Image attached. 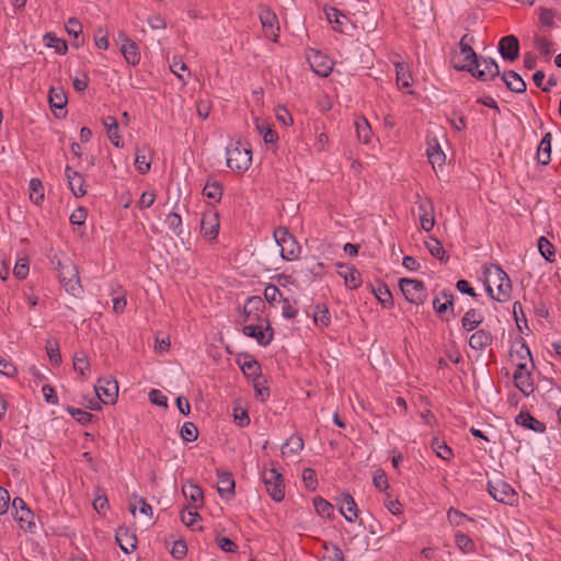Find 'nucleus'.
<instances>
[{"label": "nucleus", "instance_id": "obj_19", "mask_svg": "<svg viewBox=\"0 0 561 561\" xmlns=\"http://www.w3.org/2000/svg\"><path fill=\"white\" fill-rule=\"evenodd\" d=\"M426 154L433 169L442 168L445 164L446 156L436 139L427 141Z\"/></svg>", "mask_w": 561, "mask_h": 561}, {"label": "nucleus", "instance_id": "obj_11", "mask_svg": "<svg viewBox=\"0 0 561 561\" xmlns=\"http://www.w3.org/2000/svg\"><path fill=\"white\" fill-rule=\"evenodd\" d=\"M220 227L219 214L213 209L206 210L201 220V232L208 240L216 239Z\"/></svg>", "mask_w": 561, "mask_h": 561}, {"label": "nucleus", "instance_id": "obj_53", "mask_svg": "<svg viewBox=\"0 0 561 561\" xmlns=\"http://www.w3.org/2000/svg\"><path fill=\"white\" fill-rule=\"evenodd\" d=\"M165 224L175 234H181L182 232V218L176 213H170L167 216Z\"/></svg>", "mask_w": 561, "mask_h": 561}, {"label": "nucleus", "instance_id": "obj_1", "mask_svg": "<svg viewBox=\"0 0 561 561\" xmlns=\"http://www.w3.org/2000/svg\"><path fill=\"white\" fill-rule=\"evenodd\" d=\"M483 275L488 294L496 301L510 299L512 284L507 274L499 265L484 266Z\"/></svg>", "mask_w": 561, "mask_h": 561}, {"label": "nucleus", "instance_id": "obj_21", "mask_svg": "<svg viewBox=\"0 0 561 561\" xmlns=\"http://www.w3.org/2000/svg\"><path fill=\"white\" fill-rule=\"evenodd\" d=\"M339 275L344 279L345 285L351 289H355L362 284L360 274L353 266L340 265Z\"/></svg>", "mask_w": 561, "mask_h": 561}, {"label": "nucleus", "instance_id": "obj_33", "mask_svg": "<svg viewBox=\"0 0 561 561\" xmlns=\"http://www.w3.org/2000/svg\"><path fill=\"white\" fill-rule=\"evenodd\" d=\"M150 149L147 146L137 148L135 165L139 173L146 174L150 170V159H149Z\"/></svg>", "mask_w": 561, "mask_h": 561}, {"label": "nucleus", "instance_id": "obj_8", "mask_svg": "<svg viewBox=\"0 0 561 561\" xmlns=\"http://www.w3.org/2000/svg\"><path fill=\"white\" fill-rule=\"evenodd\" d=\"M490 495L497 502L512 505L516 501L514 489L505 481L497 479L488 482Z\"/></svg>", "mask_w": 561, "mask_h": 561}, {"label": "nucleus", "instance_id": "obj_44", "mask_svg": "<svg viewBox=\"0 0 561 561\" xmlns=\"http://www.w3.org/2000/svg\"><path fill=\"white\" fill-rule=\"evenodd\" d=\"M313 506L318 515L325 518H331L334 513V507L331 503L322 497H316L313 500Z\"/></svg>", "mask_w": 561, "mask_h": 561}, {"label": "nucleus", "instance_id": "obj_12", "mask_svg": "<svg viewBox=\"0 0 561 561\" xmlns=\"http://www.w3.org/2000/svg\"><path fill=\"white\" fill-rule=\"evenodd\" d=\"M325 15L328 21L332 24L333 30L336 32L347 34L354 28V25L352 24L348 16L335 8L327 9Z\"/></svg>", "mask_w": 561, "mask_h": 561}, {"label": "nucleus", "instance_id": "obj_58", "mask_svg": "<svg viewBox=\"0 0 561 561\" xmlns=\"http://www.w3.org/2000/svg\"><path fill=\"white\" fill-rule=\"evenodd\" d=\"M241 370L243 371L244 375L254 377V376L259 375L260 365L257 364V362H255L253 359L244 360L241 364Z\"/></svg>", "mask_w": 561, "mask_h": 561}, {"label": "nucleus", "instance_id": "obj_50", "mask_svg": "<svg viewBox=\"0 0 561 561\" xmlns=\"http://www.w3.org/2000/svg\"><path fill=\"white\" fill-rule=\"evenodd\" d=\"M180 434L184 440L194 442L198 437V430L192 422H186L181 427Z\"/></svg>", "mask_w": 561, "mask_h": 561}, {"label": "nucleus", "instance_id": "obj_37", "mask_svg": "<svg viewBox=\"0 0 561 561\" xmlns=\"http://www.w3.org/2000/svg\"><path fill=\"white\" fill-rule=\"evenodd\" d=\"M397 83L400 89H405L412 85V76L409 67L403 62L396 64Z\"/></svg>", "mask_w": 561, "mask_h": 561}, {"label": "nucleus", "instance_id": "obj_47", "mask_svg": "<svg viewBox=\"0 0 561 561\" xmlns=\"http://www.w3.org/2000/svg\"><path fill=\"white\" fill-rule=\"evenodd\" d=\"M538 249L540 254L549 262L553 261L554 257V248L549 242V240L545 237H540L538 239Z\"/></svg>", "mask_w": 561, "mask_h": 561}, {"label": "nucleus", "instance_id": "obj_62", "mask_svg": "<svg viewBox=\"0 0 561 561\" xmlns=\"http://www.w3.org/2000/svg\"><path fill=\"white\" fill-rule=\"evenodd\" d=\"M233 417H234V421L238 423V425L241 427H244V426L249 425V423H250V417H249L247 411L241 408H234Z\"/></svg>", "mask_w": 561, "mask_h": 561}, {"label": "nucleus", "instance_id": "obj_30", "mask_svg": "<svg viewBox=\"0 0 561 561\" xmlns=\"http://www.w3.org/2000/svg\"><path fill=\"white\" fill-rule=\"evenodd\" d=\"M254 126L259 134L263 137L265 144H275L278 139V136L275 130H273L270 124L261 118L254 119Z\"/></svg>", "mask_w": 561, "mask_h": 561}, {"label": "nucleus", "instance_id": "obj_2", "mask_svg": "<svg viewBox=\"0 0 561 561\" xmlns=\"http://www.w3.org/2000/svg\"><path fill=\"white\" fill-rule=\"evenodd\" d=\"M511 356L513 359L515 356L520 359L519 363H516V369L513 375L514 385L524 396L528 397L535 390L530 368L526 360L528 359L531 363L530 351L525 344H522L515 353L511 354Z\"/></svg>", "mask_w": 561, "mask_h": 561}, {"label": "nucleus", "instance_id": "obj_3", "mask_svg": "<svg viewBox=\"0 0 561 561\" xmlns=\"http://www.w3.org/2000/svg\"><path fill=\"white\" fill-rule=\"evenodd\" d=\"M227 165L236 172H245L252 163V150L249 146L238 140L228 145Z\"/></svg>", "mask_w": 561, "mask_h": 561}, {"label": "nucleus", "instance_id": "obj_63", "mask_svg": "<svg viewBox=\"0 0 561 561\" xmlns=\"http://www.w3.org/2000/svg\"><path fill=\"white\" fill-rule=\"evenodd\" d=\"M72 84L76 91L82 92L88 88L89 77L85 72H82L80 76H77L72 80Z\"/></svg>", "mask_w": 561, "mask_h": 561}, {"label": "nucleus", "instance_id": "obj_14", "mask_svg": "<svg viewBox=\"0 0 561 561\" xmlns=\"http://www.w3.org/2000/svg\"><path fill=\"white\" fill-rule=\"evenodd\" d=\"M260 21L265 31L266 37L276 42L277 37H278V32H279V26H278L276 14L268 9H264L260 13Z\"/></svg>", "mask_w": 561, "mask_h": 561}, {"label": "nucleus", "instance_id": "obj_48", "mask_svg": "<svg viewBox=\"0 0 561 561\" xmlns=\"http://www.w3.org/2000/svg\"><path fill=\"white\" fill-rule=\"evenodd\" d=\"M425 245L427 248V250L430 251V253L439 259V260H444L445 259V250L442 245V243L435 239V238H430L426 242H425Z\"/></svg>", "mask_w": 561, "mask_h": 561}, {"label": "nucleus", "instance_id": "obj_18", "mask_svg": "<svg viewBox=\"0 0 561 561\" xmlns=\"http://www.w3.org/2000/svg\"><path fill=\"white\" fill-rule=\"evenodd\" d=\"M115 539L125 553H130L136 549L137 538L127 527H119Z\"/></svg>", "mask_w": 561, "mask_h": 561}, {"label": "nucleus", "instance_id": "obj_40", "mask_svg": "<svg viewBox=\"0 0 561 561\" xmlns=\"http://www.w3.org/2000/svg\"><path fill=\"white\" fill-rule=\"evenodd\" d=\"M182 492L196 506L203 502V491L199 486L193 483L184 484Z\"/></svg>", "mask_w": 561, "mask_h": 561}, {"label": "nucleus", "instance_id": "obj_6", "mask_svg": "<svg viewBox=\"0 0 561 561\" xmlns=\"http://www.w3.org/2000/svg\"><path fill=\"white\" fill-rule=\"evenodd\" d=\"M262 479L270 496L280 502L285 496V485L282 473L275 468H265L262 471Z\"/></svg>", "mask_w": 561, "mask_h": 561}, {"label": "nucleus", "instance_id": "obj_64", "mask_svg": "<svg viewBox=\"0 0 561 561\" xmlns=\"http://www.w3.org/2000/svg\"><path fill=\"white\" fill-rule=\"evenodd\" d=\"M156 201V194L151 191L144 192L138 202V206L141 209L149 208Z\"/></svg>", "mask_w": 561, "mask_h": 561}, {"label": "nucleus", "instance_id": "obj_23", "mask_svg": "<svg viewBox=\"0 0 561 561\" xmlns=\"http://www.w3.org/2000/svg\"><path fill=\"white\" fill-rule=\"evenodd\" d=\"M122 54L127 64L136 66L140 61V53L137 44L131 39H125L121 47Z\"/></svg>", "mask_w": 561, "mask_h": 561}, {"label": "nucleus", "instance_id": "obj_46", "mask_svg": "<svg viewBox=\"0 0 561 561\" xmlns=\"http://www.w3.org/2000/svg\"><path fill=\"white\" fill-rule=\"evenodd\" d=\"M455 543L460 551L463 553H470L474 551V543L471 538L463 534L455 535Z\"/></svg>", "mask_w": 561, "mask_h": 561}, {"label": "nucleus", "instance_id": "obj_56", "mask_svg": "<svg viewBox=\"0 0 561 561\" xmlns=\"http://www.w3.org/2000/svg\"><path fill=\"white\" fill-rule=\"evenodd\" d=\"M244 306L248 308V311L259 317V312L264 308V301L259 296H252L247 299Z\"/></svg>", "mask_w": 561, "mask_h": 561}, {"label": "nucleus", "instance_id": "obj_49", "mask_svg": "<svg viewBox=\"0 0 561 561\" xmlns=\"http://www.w3.org/2000/svg\"><path fill=\"white\" fill-rule=\"evenodd\" d=\"M420 211H422L420 216L421 227L425 231H430L433 229L435 225L434 217L427 211V208L424 204L419 205Z\"/></svg>", "mask_w": 561, "mask_h": 561}, {"label": "nucleus", "instance_id": "obj_27", "mask_svg": "<svg viewBox=\"0 0 561 561\" xmlns=\"http://www.w3.org/2000/svg\"><path fill=\"white\" fill-rule=\"evenodd\" d=\"M243 333L247 336L254 337L261 345H267L272 341V333L264 331L260 325H245L243 328Z\"/></svg>", "mask_w": 561, "mask_h": 561}, {"label": "nucleus", "instance_id": "obj_24", "mask_svg": "<svg viewBox=\"0 0 561 561\" xmlns=\"http://www.w3.org/2000/svg\"><path fill=\"white\" fill-rule=\"evenodd\" d=\"M502 80L505 82L506 87L515 93H523L526 91L525 81L518 73L514 71L504 72Z\"/></svg>", "mask_w": 561, "mask_h": 561}, {"label": "nucleus", "instance_id": "obj_13", "mask_svg": "<svg viewBox=\"0 0 561 561\" xmlns=\"http://www.w3.org/2000/svg\"><path fill=\"white\" fill-rule=\"evenodd\" d=\"M467 53L465 47H459V53L453 57V64L457 70L472 71V67L478 62V56L472 47H469Z\"/></svg>", "mask_w": 561, "mask_h": 561}, {"label": "nucleus", "instance_id": "obj_34", "mask_svg": "<svg viewBox=\"0 0 561 561\" xmlns=\"http://www.w3.org/2000/svg\"><path fill=\"white\" fill-rule=\"evenodd\" d=\"M551 138H552L551 134L547 133L542 137V139L538 146L537 158H538V161L543 165H547L551 159Z\"/></svg>", "mask_w": 561, "mask_h": 561}, {"label": "nucleus", "instance_id": "obj_4", "mask_svg": "<svg viewBox=\"0 0 561 561\" xmlns=\"http://www.w3.org/2000/svg\"><path fill=\"white\" fill-rule=\"evenodd\" d=\"M274 238L280 248V255L284 260L293 261L300 254V245L286 228L279 227L274 231Z\"/></svg>", "mask_w": 561, "mask_h": 561}, {"label": "nucleus", "instance_id": "obj_17", "mask_svg": "<svg viewBox=\"0 0 561 561\" xmlns=\"http://www.w3.org/2000/svg\"><path fill=\"white\" fill-rule=\"evenodd\" d=\"M66 176L68 180L69 188L76 197H81L85 195L87 191L84 185V179L79 172L72 170L71 167L67 165Z\"/></svg>", "mask_w": 561, "mask_h": 561}, {"label": "nucleus", "instance_id": "obj_60", "mask_svg": "<svg viewBox=\"0 0 561 561\" xmlns=\"http://www.w3.org/2000/svg\"><path fill=\"white\" fill-rule=\"evenodd\" d=\"M198 518L199 515L196 510L186 508L181 513L182 522L188 527H193Z\"/></svg>", "mask_w": 561, "mask_h": 561}, {"label": "nucleus", "instance_id": "obj_45", "mask_svg": "<svg viewBox=\"0 0 561 561\" xmlns=\"http://www.w3.org/2000/svg\"><path fill=\"white\" fill-rule=\"evenodd\" d=\"M44 41L48 47H51L56 50V53L64 55L67 53L68 46L67 43L58 37L55 34L48 33L44 36Z\"/></svg>", "mask_w": 561, "mask_h": 561}, {"label": "nucleus", "instance_id": "obj_10", "mask_svg": "<svg viewBox=\"0 0 561 561\" xmlns=\"http://www.w3.org/2000/svg\"><path fill=\"white\" fill-rule=\"evenodd\" d=\"M95 393L104 404H113L118 396V385L116 380L99 379L95 385Z\"/></svg>", "mask_w": 561, "mask_h": 561}, {"label": "nucleus", "instance_id": "obj_39", "mask_svg": "<svg viewBox=\"0 0 561 561\" xmlns=\"http://www.w3.org/2000/svg\"><path fill=\"white\" fill-rule=\"evenodd\" d=\"M137 510H139V512L147 517L152 516L151 505H149L145 499L139 497L137 495H133V499L129 504V511L133 515H135Z\"/></svg>", "mask_w": 561, "mask_h": 561}, {"label": "nucleus", "instance_id": "obj_41", "mask_svg": "<svg viewBox=\"0 0 561 561\" xmlns=\"http://www.w3.org/2000/svg\"><path fill=\"white\" fill-rule=\"evenodd\" d=\"M30 199L35 205H39L44 201V186L38 179H32L30 181Z\"/></svg>", "mask_w": 561, "mask_h": 561}, {"label": "nucleus", "instance_id": "obj_31", "mask_svg": "<svg viewBox=\"0 0 561 561\" xmlns=\"http://www.w3.org/2000/svg\"><path fill=\"white\" fill-rule=\"evenodd\" d=\"M492 343V335L485 330L474 332L469 339V345L477 351L484 350Z\"/></svg>", "mask_w": 561, "mask_h": 561}, {"label": "nucleus", "instance_id": "obj_52", "mask_svg": "<svg viewBox=\"0 0 561 561\" xmlns=\"http://www.w3.org/2000/svg\"><path fill=\"white\" fill-rule=\"evenodd\" d=\"M323 561H343V553L334 545H324Z\"/></svg>", "mask_w": 561, "mask_h": 561}, {"label": "nucleus", "instance_id": "obj_43", "mask_svg": "<svg viewBox=\"0 0 561 561\" xmlns=\"http://www.w3.org/2000/svg\"><path fill=\"white\" fill-rule=\"evenodd\" d=\"M432 448L435 451V454L443 460H450L453 457L451 448L448 447L446 443L439 439L438 437H434L432 439Z\"/></svg>", "mask_w": 561, "mask_h": 561}, {"label": "nucleus", "instance_id": "obj_57", "mask_svg": "<svg viewBox=\"0 0 561 561\" xmlns=\"http://www.w3.org/2000/svg\"><path fill=\"white\" fill-rule=\"evenodd\" d=\"M302 480L305 482V485L309 490H316L318 480H317V473L313 469L306 468L302 471Z\"/></svg>", "mask_w": 561, "mask_h": 561}, {"label": "nucleus", "instance_id": "obj_28", "mask_svg": "<svg viewBox=\"0 0 561 561\" xmlns=\"http://www.w3.org/2000/svg\"><path fill=\"white\" fill-rule=\"evenodd\" d=\"M516 423L518 425H522L526 428H529L536 433H542L546 430V426L540 421L536 420L534 416H531L528 412H520L516 416Z\"/></svg>", "mask_w": 561, "mask_h": 561}, {"label": "nucleus", "instance_id": "obj_22", "mask_svg": "<svg viewBox=\"0 0 561 561\" xmlns=\"http://www.w3.org/2000/svg\"><path fill=\"white\" fill-rule=\"evenodd\" d=\"M217 490L221 496L232 495L234 492V480L231 473L226 471L217 472Z\"/></svg>", "mask_w": 561, "mask_h": 561}, {"label": "nucleus", "instance_id": "obj_51", "mask_svg": "<svg viewBox=\"0 0 561 561\" xmlns=\"http://www.w3.org/2000/svg\"><path fill=\"white\" fill-rule=\"evenodd\" d=\"M46 352H47V355L53 364L58 365L61 362L59 345H58L57 341H55V340L47 341Z\"/></svg>", "mask_w": 561, "mask_h": 561}, {"label": "nucleus", "instance_id": "obj_55", "mask_svg": "<svg viewBox=\"0 0 561 561\" xmlns=\"http://www.w3.org/2000/svg\"><path fill=\"white\" fill-rule=\"evenodd\" d=\"M203 192L205 196L215 201H219L222 195L221 186L217 182L207 183Z\"/></svg>", "mask_w": 561, "mask_h": 561}, {"label": "nucleus", "instance_id": "obj_29", "mask_svg": "<svg viewBox=\"0 0 561 561\" xmlns=\"http://www.w3.org/2000/svg\"><path fill=\"white\" fill-rule=\"evenodd\" d=\"M73 369L79 373L82 379L87 380L90 377V362L88 355L80 351L75 353Z\"/></svg>", "mask_w": 561, "mask_h": 561}, {"label": "nucleus", "instance_id": "obj_20", "mask_svg": "<svg viewBox=\"0 0 561 561\" xmlns=\"http://www.w3.org/2000/svg\"><path fill=\"white\" fill-rule=\"evenodd\" d=\"M341 514L345 517L347 522H355L358 517V508L355 500L348 493L342 494L341 497Z\"/></svg>", "mask_w": 561, "mask_h": 561}, {"label": "nucleus", "instance_id": "obj_16", "mask_svg": "<svg viewBox=\"0 0 561 561\" xmlns=\"http://www.w3.org/2000/svg\"><path fill=\"white\" fill-rule=\"evenodd\" d=\"M308 59L310 67L317 75L328 77L331 73L333 62L327 56H323L320 53H313Z\"/></svg>", "mask_w": 561, "mask_h": 561}, {"label": "nucleus", "instance_id": "obj_25", "mask_svg": "<svg viewBox=\"0 0 561 561\" xmlns=\"http://www.w3.org/2000/svg\"><path fill=\"white\" fill-rule=\"evenodd\" d=\"M302 449L304 439L298 435H293L282 445V455L284 457L297 456Z\"/></svg>", "mask_w": 561, "mask_h": 561}, {"label": "nucleus", "instance_id": "obj_54", "mask_svg": "<svg viewBox=\"0 0 561 561\" xmlns=\"http://www.w3.org/2000/svg\"><path fill=\"white\" fill-rule=\"evenodd\" d=\"M170 70L184 83L185 79L182 72L187 71V66L182 61L180 57H173L170 64Z\"/></svg>", "mask_w": 561, "mask_h": 561}, {"label": "nucleus", "instance_id": "obj_61", "mask_svg": "<svg viewBox=\"0 0 561 561\" xmlns=\"http://www.w3.org/2000/svg\"><path fill=\"white\" fill-rule=\"evenodd\" d=\"M149 400L151 401V403L159 407L167 408L168 405L167 397L160 390L157 389H153L149 392Z\"/></svg>", "mask_w": 561, "mask_h": 561}, {"label": "nucleus", "instance_id": "obj_9", "mask_svg": "<svg viewBox=\"0 0 561 561\" xmlns=\"http://www.w3.org/2000/svg\"><path fill=\"white\" fill-rule=\"evenodd\" d=\"M473 77L479 80L488 81L500 75L499 65L490 58H478V62L469 71Z\"/></svg>", "mask_w": 561, "mask_h": 561}, {"label": "nucleus", "instance_id": "obj_26", "mask_svg": "<svg viewBox=\"0 0 561 561\" xmlns=\"http://www.w3.org/2000/svg\"><path fill=\"white\" fill-rule=\"evenodd\" d=\"M103 125L107 131V136L111 142L117 148L123 147V141L118 134V124L116 118L113 116H106L103 119Z\"/></svg>", "mask_w": 561, "mask_h": 561}, {"label": "nucleus", "instance_id": "obj_5", "mask_svg": "<svg viewBox=\"0 0 561 561\" xmlns=\"http://www.w3.org/2000/svg\"><path fill=\"white\" fill-rule=\"evenodd\" d=\"M58 272L65 289L71 295H77L81 289L77 266L71 261H59Z\"/></svg>", "mask_w": 561, "mask_h": 561}, {"label": "nucleus", "instance_id": "obj_59", "mask_svg": "<svg viewBox=\"0 0 561 561\" xmlns=\"http://www.w3.org/2000/svg\"><path fill=\"white\" fill-rule=\"evenodd\" d=\"M535 44L540 54L546 57H549L553 53L551 42L546 37H537Z\"/></svg>", "mask_w": 561, "mask_h": 561}, {"label": "nucleus", "instance_id": "obj_38", "mask_svg": "<svg viewBox=\"0 0 561 561\" xmlns=\"http://www.w3.org/2000/svg\"><path fill=\"white\" fill-rule=\"evenodd\" d=\"M482 320L483 317L478 310L470 309L465 313L461 323L467 331H472L482 322Z\"/></svg>", "mask_w": 561, "mask_h": 561}, {"label": "nucleus", "instance_id": "obj_36", "mask_svg": "<svg viewBox=\"0 0 561 561\" xmlns=\"http://www.w3.org/2000/svg\"><path fill=\"white\" fill-rule=\"evenodd\" d=\"M356 135L359 141L368 144L371 138V128L365 117H357L355 121Z\"/></svg>", "mask_w": 561, "mask_h": 561}, {"label": "nucleus", "instance_id": "obj_15", "mask_svg": "<svg viewBox=\"0 0 561 561\" xmlns=\"http://www.w3.org/2000/svg\"><path fill=\"white\" fill-rule=\"evenodd\" d=\"M499 51L504 59L514 61L518 57L519 43L516 36L507 35L501 38L499 43Z\"/></svg>", "mask_w": 561, "mask_h": 561}, {"label": "nucleus", "instance_id": "obj_42", "mask_svg": "<svg viewBox=\"0 0 561 561\" xmlns=\"http://www.w3.org/2000/svg\"><path fill=\"white\" fill-rule=\"evenodd\" d=\"M313 321L318 327H328L331 322V314L324 305H317L313 313Z\"/></svg>", "mask_w": 561, "mask_h": 561}, {"label": "nucleus", "instance_id": "obj_35", "mask_svg": "<svg viewBox=\"0 0 561 561\" xmlns=\"http://www.w3.org/2000/svg\"><path fill=\"white\" fill-rule=\"evenodd\" d=\"M454 296L449 290H443L434 298L433 307L437 313H444L449 307L453 306Z\"/></svg>", "mask_w": 561, "mask_h": 561}, {"label": "nucleus", "instance_id": "obj_7", "mask_svg": "<svg viewBox=\"0 0 561 561\" xmlns=\"http://www.w3.org/2000/svg\"><path fill=\"white\" fill-rule=\"evenodd\" d=\"M405 299L415 305H422L426 299V288L423 282L411 278H402L399 283Z\"/></svg>", "mask_w": 561, "mask_h": 561}, {"label": "nucleus", "instance_id": "obj_32", "mask_svg": "<svg viewBox=\"0 0 561 561\" xmlns=\"http://www.w3.org/2000/svg\"><path fill=\"white\" fill-rule=\"evenodd\" d=\"M48 101L53 110H64L67 105V96L64 89L60 87L50 88Z\"/></svg>", "mask_w": 561, "mask_h": 561}]
</instances>
